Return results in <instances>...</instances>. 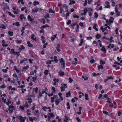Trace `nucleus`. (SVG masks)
Returning a JSON list of instances; mask_svg holds the SVG:
<instances>
[{
  "mask_svg": "<svg viewBox=\"0 0 122 122\" xmlns=\"http://www.w3.org/2000/svg\"><path fill=\"white\" fill-rule=\"evenodd\" d=\"M114 18L112 17H110L109 20L107 19L106 20V22L107 23L108 25H110L113 22L114 20Z\"/></svg>",
  "mask_w": 122,
  "mask_h": 122,
  "instance_id": "obj_1",
  "label": "nucleus"
},
{
  "mask_svg": "<svg viewBox=\"0 0 122 122\" xmlns=\"http://www.w3.org/2000/svg\"><path fill=\"white\" fill-rule=\"evenodd\" d=\"M100 69H103L104 67L103 65L105 64V62L103 61L102 60H101L100 61Z\"/></svg>",
  "mask_w": 122,
  "mask_h": 122,
  "instance_id": "obj_2",
  "label": "nucleus"
},
{
  "mask_svg": "<svg viewBox=\"0 0 122 122\" xmlns=\"http://www.w3.org/2000/svg\"><path fill=\"white\" fill-rule=\"evenodd\" d=\"M59 60L60 61L61 64L62 66V68H64L65 67V63L63 59L61 58L59 59Z\"/></svg>",
  "mask_w": 122,
  "mask_h": 122,
  "instance_id": "obj_3",
  "label": "nucleus"
},
{
  "mask_svg": "<svg viewBox=\"0 0 122 122\" xmlns=\"http://www.w3.org/2000/svg\"><path fill=\"white\" fill-rule=\"evenodd\" d=\"M15 107L13 105H11L9 107L8 110L11 113L13 112L14 110H15Z\"/></svg>",
  "mask_w": 122,
  "mask_h": 122,
  "instance_id": "obj_4",
  "label": "nucleus"
},
{
  "mask_svg": "<svg viewBox=\"0 0 122 122\" xmlns=\"http://www.w3.org/2000/svg\"><path fill=\"white\" fill-rule=\"evenodd\" d=\"M117 6H116L115 8V11L116 12V13H117V15L118 16H119L120 15V12H119L118 10V8L117 7Z\"/></svg>",
  "mask_w": 122,
  "mask_h": 122,
  "instance_id": "obj_5",
  "label": "nucleus"
},
{
  "mask_svg": "<svg viewBox=\"0 0 122 122\" xmlns=\"http://www.w3.org/2000/svg\"><path fill=\"white\" fill-rule=\"evenodd\" d=\"M17 117L20 120V122H25V121L24 119H23V118L21 116H18Z\"/></svg>",
  "mask_w": 122,
  "mask_h": 122,
  "instance_id": "obj_6",
  "label": "nucleus"
},
{
  "mask_svg": "<svg viewBox=\"0 0 122 122\" xmlns=\"http://www.w3.org/2000/svg\"><path fill=\"white\" fill-rule=\"evenodd\" d=\"M27 18L28 20L30 21L31 22H33L34 21V19H32L31 16L29 15H28Z\"/></svg>",
  "mask_w": 122,
  "mask_h": 122,
  "instance_id": "obj_7",
  "label": "nucleus"
},
{
  "mask_svg": "<svg viewBox=\"0 0 122 122\" xmlns=\"http://www.w3.org/2000/svg\"><path fill=\"white\" fill-rule=\"evenodd\" d=\"M64 7L65 8V10H66V12H68V6L67 5L65 4L63 5L62 6V8H63Z\"/></svg>",
  "mask_w": 122,
  "mask_h": 122,
  "instance_id": "obj_8",
  "label": "nucleus"
},
{
  "mask_svg": "<svg viewBox=\"0 0 122 122\" xmlns=\"http://www.w3.org/2000/svg\"><path fill=\"white\" fill-rule=\"evenodd\" d=\"M113 37L112 36H111L110 37V38L109 39V40L110 41V42H108V43L109 44V43H111V42H114V41L113 39Z\"/></svg>",
  "mask_w": 122,
  "mask_h": 122,
  "instance_id": "obj_9",
  "label": "nucleus"
},
{
  "mask_svg": "<svg viewBox=\"0 0 122 122\" xmlns=\"http://www.w3.org/2000/svg\"><path fill=\"white\" fill-rule=\"evenodd\" d=\"M101 50L102 51H103L104 53H105L106 52V49L105 48L104 46H102Z\"/></svg>",
  "mask_w": 122,
  "mask_h": 122,
  "instance_id": "obj_10",
  "label": "nucleus"
},
{
  "mask_svg": "<svg viewBox=\"0 0 122 122\" xmlns=\"http://www.w3.org/2000/svg\"><path fill=\"white\" fill-rule=\"evenodd\" d=\"M105 4L106 5L105 7L107 8H109L110 7L109 3L108 1H106L105 3Z\"/></svg>",
  "mask_w": 122,
  "mask_h": 122,
  "instance_id": "obj_11",
  "label": "nucleus"
},
{
  "mask_svg": "<svg viewBox=\"0 0 122 122\" xmlns=\"http://www.w3.org/2000/svg\"><path fill=\"white\" fill-rule=\"evenodd\" d=\"M38 88L37 87H36L35 88H33V92H35L36 93H37L38 92Z\"/></svg>",
  "mask_w": 122,
  "mask_h": 122,
  "instance_id": "obj_12",
  "label": "nucleus"
},
{
  "mask_svg": "<svg viewBox=\"0 0 122 122\" xmlns=\"http://www.w3.org/2000/svg\"><path fill=\"white\" fill-rule=\"evenodd\" d=\"M20 17L22 21L23 20V18L25 19V18L24 17V15L23 14H21L20 16Z\"/></svg>",
  "mask_w": 122,
  "mask_h": 122,
  "instance_id": "obj_13",
  "label": "nucleus"
},
{
  "mask_svg": "<svg viewBox=\"0 0 122 122\" xmlns=\"http://www.w3.org/2000/svg\"><path fill=\"white\" fill-rule=\"evenodd\" d=\"M97 25L95 24H94V26H93V28L94 29H95L96 31H98V29L97 28Z\"/></svg>",
  "mask_w": 122,
  "mask_h": 122,
  "instance_id": "obj_14",
  "label": "nucleus"
},
{
  "mask_svg": "<svg viewBox=\"0 0 122 122\" xmlns=\"http://www.w3.org/2000/svg\"><path fill=\"white\" fill-rule=\"evenodd\" d=\"M64 72L60 71L59 72V75L60 76H63L64 75Z\"/></svg>",
  "mask_w": 122,
  "mask_h": 122,
  "instance_id": "obj_15",
  "label": "nucleus"
},
{
  "mask_svg": "<svg viewBox=\"0 0 122 122\" xmlns=\"http://www.w3.org/2000/svg\"><path fill=\"white\" fill-rule=\"evenodd\" d=\"M35 36L34 35L32 34L31 35V38L33 40H34L35 41H36V37H35Z\"/></svg>",
  "mask_w": 122,
  "mask_h": 122,
  "instance_id": "obj_16",
  "label": "nucleus"
},
{
  "mask_svg": "<svg viewBox=\"0 0 122 122\" xmlns=\"http://www.w3.org/2000/svg\"><path fill=\"white\" fill-rule=\"evenodd\" d=\"M46 27H49V26L48 25L46 24L45 25H43L41 27V29L45 28Z\"/></svg>",
  "mask_w": 122,
  "mask_h": 122,
  "instance_id": "obj_17",
  "label": "nucleus"
},
{
  "mask_svg": "<svg viewBox=\"0 0 122 122\" xmlns=\"http://www.w3.org/2000/svg\"><path fill=\"white\" fill-rule=\"evenodd\" d=\"M27 43L28 44V46L29 47H32L33 46V45L31 44L29 41H28L27 42Z\"/></svg>",
  "mask_w": 122,
  "mask_h": 122,
  "instance_id": "obj_18",
  "label": "nucleus"
},
{
  "mask_svg": "<svg viewBox=\"0 0 122 122\" xmlns=\"http://www.w3.org/2000/svg\"><path fill=\"white\" fill-rule=\"evenodd\" d=\"M66 97H70L71 96V94L70 93V91H69L66 94Z\"/></svg>",
  "mask_w": 122,
  "mask_h": 122,
  "instance_id": "obj_19",
  "label": "nucleus"
},
{
  "mask_svg": "<svg viewBox=\"0 0 122 122\" xmlns=\"http://www.w3.org/2000/svg\"><path fill=\"white\" fill-rule=\"evenodd\" d=\"M65 119H64V122H66L68 120V118L67 117V116L65 115Z\"/></svg>",
  "mask_w": 122,
  "mask_h": 122,
  "instance_id": "obj_20",
  "label": "nucleus"
},
{
  "mask_svg": "<svg viewBox=\"0 0 122 122\" xmlns=\"http://www.w3.org/2000/svg\"><path fill=\"white\" fill-rule=\"evenodd\" d=\"M27 100L28 101V102L29 103H31L32 102V100L30 98H29L27 99Z\"/></svg>",
  "mask_w": 122,
  "mask_h": 122,
  "instance_id": "obj_21",
  "label": "nucleus"
},
{
  "mask_svg": "<svg viewBox=\"0 0 122 122\" xmlns=\"http://www.w3.org/2000/svg\"><path fill=\"white\" fill-rule=\"evenodd\" d=\"M9 89H10L11 90H15L16 89L15 88H12L11 86H10L9 87Z\"/></svg>",
  "mask_w": 122,
  "mask_h": 122,
  "instance_id": "obj_22",
  "label": "nucleus"
},
{
  "mask_svg": "<svg viewBox=\"0 0 122 122\" xmlns=\"http://www.w3.org/2000/svg\"><path fill=\"white\" fill-rule=\"evenodd\" d=\"M8 33L9 35L10 36H12L13 35V33L12 32H10V31H9L8 32Z\"/></svg>",
  "mask_w": 122,
  "mask_h": 122,
  "instance_id": "obj_23",
  "label": "nucleus"
},
{
  "mask_svg": "<svg viewBox=\"0 0 122 122\" xmlns=\"http://www.w3.org/2000/svg\"><path fill=\"white\" fill-rule=\"evenodd\" d=\"M85 99L86 100H88L89 99V98H88V95L86 94H85Z\"/></svg>",
  "mask_w": 122,
  "mask_h": 122,
  "instance_id": "obj_24",
  "label": "nucleus"
},
{
  "mask_svg": "<svg viewBox=\"0 0 122 122\" xmlns=\"http://www.w3.org/2000/svg\"><path fill=\"white\" fill-rule=\"evenodd\" d=\"M70 2L69 3V5H71V4H74L75 3V1L74 0L71 1V0H70Z\"/></svg>",
  "mask_w": 122,
  "mask_h": 122,
  "instance_id": "obj_25",
  "label": "nucleus"
},
{
  "mask_svg": "<svg viewBox=\"0 0 122 122\" xmlns=\"http://www.w3.org/2000/svg\"><path fill=\"white\" fill-rule=\"evenodd\" d=\"M118 30H119V29L118 28H116V30H115V32L116 34H119L118 32Z\"/></svg>",
  "mask_w": 122,
  "mask_h": 122,
  "instance_id": "obj_26",
  "label": "nucleus"
},
{
  "mask_svg": "<svg viewBox=\"0 0 122 122\" xmlns=\"http://www.w3.org/2000/svg\"><path fill=\"white\" fill-rule=\"evenodd\" d=\"M57 57L56 56H55L54 57V61L55 62H56L58 61V60L57 59Z\"/></svg>",
  "mask_w": 122,
  "mask_h": 122,
  "instance_id": "obj_27",
  "label": "nucleus"
},
{
  "mask_svg": "<svg viewBox=\"0 0 122 122\" xmlns=\"http://www.w3.org/2000/svg\"><path fill=\"white\" fill-rule=\"evenodd\" d=\"M22 41L21 40H17L16 41V43L18 44H19L21 43L22 42Z\"/></svg>",
  "mask_w": 122,
  "mask_h": 122,
  "instance_id": "obj_28",
  "label": "nucleus"
},
{
  "mask_svg": "<svg viewBox=\"0 0 122 122\" xmlns=\"http://www.w3.org/2000/svg\"><path fill=\"white\" fill-rule=\"evenodd\" d=\"M100 29L102 30V31L103 32H104L106 29L105 28H103L102 27H101Z\"/></svg>",
  "mask_w": 122,
  "mask_h": 122,
  "instance_id": "obj_29",
  "label": "nucleus"
},
{
  "mask_svg": "<svg viewBox=\"0 0 122 122\" xmlns=\"http://www.w3.org/2000/svg\"><path fill=\"white\" fill-rule=\"evenodd\" d=\"M73 17L74 18H79V16L78 15H76V14L74 15Z\"/></svg>",
  "mask_w": 122,
  "mask_h": 122,
  "instance_id": "obj_30",
  "label": "nucleus"
},
{
  "mask_svg": "<svg viewBox=\"0 0 122 122\" xmlns=\"http://www.w3.org/2000/svg\"><path fill=\"white\" fill-rule=\"evenodd\" d=\"M66 105L67 106V109H69L70 108V107L69 105V102H67L66 104Z\"/></svg>",
  "mask_w": 122,
  "mask_h": 122,
  "instance_id": "obj_31",
  "label": "nucleus"
},
{
  "mask_svg": "<svg viewBox=\"0 0 122 122\" xmlns=\"http://www.w3.org/2000/svg\"><path fill=\"white\" fill-rule=\"evenodd\" d=\"M49 13L51 12L52 13H54L55 12L54 11H53L51 9H50L49 10Z\"/></svg>",
  "mask_w": 122,
  "mask_h": 122,
  "instance_id": "obj_32",
  "label": "nucleus"
},
{
  "mask_svg": "<svg viewBox=\"0 0 122 122\" xmlns=\"http://www.w3.org/2000/svg\"><path fill=\"white\" fill-rule=\"evenodd\" d=\"M39 3L38 2H36V1H35L33 3V4L35 6H36L37 5L39 4Z\"/></svg>",
  "mask_w": 122,
  "mask_h": 122,
  "instance_id": "obj_33",
  "label": "nucleus"
},
{
  "mask_svg": "<svg viewBox=\"0 0 122 122\" xmlns=\"http://www.w3.org/2000/svg\"><path fill=\"white\" fill-rule=\"evenodd\" d=\"M83 39H81V42L79 45V46H81L82 45V44L83 43Z\"/></svg>",
  "mask_w": 122,
  "mask_h": 122,
  "instance_id": "obj_34",
  "label": "nucleus"
},
{
  "mask_svg": "<svg viewBox=\"0 0 122 122\" xmlns=\"http://www.w3.org/2000/svg\"><path fill=\"white\" fill-rule=\"evenodd\" d=\"M8 13L9 15L11 16L12 17H15V15H14L12 14H11V13L10 12H9Z\"/></svg>",
  "mask_w": 122,
  "mask_h": 122,
  "instance_id": "obj_35",
  "label": "nucleus"
},
{
  "mask_svg": "<svg viewBox=\"0 0 122 122\" xmlns=\"http://www.w3.org/2000/svg\"><path fill=\"white\" fill-rule=\"evenodd\" d=\"M61 85L62 86H61L63 87H64V88H66L67 87V85L65 84H62Z\"/></svg>",
  "mask_w": 122,
  "mask_h": 122,
  "instance_id": "obj_36",
  "label": "nucleus"
},
{
  "mask_svg": "<svg viewBox=\"0 0 122 122\" xmlns=\"http://www.w3.org/2000/svg\"><path fill=\"white\" fill-rule=\"evenodd\" d=\"M19 108L22 111H24V107L23 106H20L19 107Z\"/></svg>",
  "mask_w": 122,
  "mask_h": 122,
  "instance_id": "obj_37",
  "label": "nucleus"
},
{
  "mask_svg": "<svg viewBox=\"0 0 122 122\" xmlns=\"http://www.w3.org/2000/svg\"><path fill=\"white\" fill-rule=\"evenodd\" d=\"M48 71L47 70H46L44 72V73L45 74L46 76H47L48 75Z\"/></svg>",
  "mask_w": 122,
  "mask_h": 122,
  "instance_id": "obj_38",
  "label": "nucleus"
},
{
  "mask_svg": "<svg viewBox=\"0 0 122 122\" xmlns=\"http://www.w3.org/2000/svg\"><path fill=\"white\" fill-rule=\"evenodd\" d=\"M55 101V103L56 105H57L59 104V101L57 99H56Z\"/></svg>",
  "mask_w": 122,
  "mask_h": 122,
  "instance_id": "obj_39",
  "label": "nucleus"
},
{
  "mask_svg": "<svg viewBox=\"0 0 122 122\" xmlns=\"http://www.w3.org/2000/svg\"><path fill=\"white\" fill-rule=\"evenodd\" d=\"M34 105L33 107H31V109L32 110H35V108L36 107V104L35 103H33V104Z\"/></svg>",
  "mask_w": 122,
  "mask_h": 122,
  "instance_id": "obj_40",
  "label": "nucleus"
},
{
  "mask_svg": "<svg viewBox=\"0 0 122 122\" xmlns=\"http://www.w3.org/2000/svg\"><path fill=\"white\" fill-rule=\"evenodd\" d=\"M82 78L84 79V80L85 81L87 80L88 79V77H84L83 76H82Z\"/></svg>",
  "mask_w": 122,
  "mask_h": 122,
  "instance_id": "obj_41",
  "label": "nucleus"
},
{
  "mask_svg": "<svg viewBox=\"0 0 122 122\" xmlns=\"http://www.w3.org/2000/svg\"><path fill=\"white\" fill-rule=\"evenodd\" d=\"M103 112L105 114L107 115H108L109 114L108 112L104 110L103 111Z\"/></svg>",
  "mask_w": 122,
  "mask_h": 122,
  "instance_id": "obj_42",
  "label": "nucleus"
},
{
  "mask_svg": "<svg viewBox=\"0 0 122 122\" xmlns=\"http://www.w3.org/2000/svg\"><path fill=\"white\" fill-rule=\"evenodd\" d=\"M42 94L41 93V92H40L39 93V95L38 96V98H40L42 96Z\"/></svg>",
  "mask_w": 122,
  "mask_h": 122,
  "instance_id": "obj_43",
  "label": "nucleus"
},
{
  "mask_svg": "<svg viewBox=\"0 0 122 122\" xmlns=\"http://www.w3.org/2000/svg\"><path fill=\"white\" fill-rule=\"evenodd\" d=\"M25 49V47L23 45L21 46V47L19 49L20 50H21L22 49Z\"/></svg>",
  "mask_w": 122,
  "mask_h": 122,
  "instance_id": "obj_44",
  "label": "nucleus"
},
{
  "mask_svg": "<svg viewBox=\"0 0 122 122\" xmlns=\"http://www.w3.org/2000/svg\"><path fill=\"white\" fill-rule=\"evenodd\" d=\"M37 77H32V79H33L32 81L33 82L35 81L37 79Z\"/></svg>",
  "mask_w": 122,
  "mask_h": 122,
  "instance_id": "obj_45",
  "label": "nucleus"
},
{
  "mask_svg": "<svg viewBox=\"0 0 122 122\" xmlns=\"http://www.w3.org/2000/svg\"><path fill=\"white\" fill-rule=\"evenodd\" d=\"M18 12L19 11L18 9H17L16 10H15L14 11V13L15 14H17L18 13Z\"/></svg>",
  "mask_w": 122,
  "mask_h": 122,
  "instance_id": "obj_46",
  "label": "nucleus"
},
{
  "mask_svg": "<svg viewBox=\"0 0 122 122\" xmlns=\"http://www.w3.org/2000/svg\"><path fill=\"white\" fill-rule=\"evenodd\" d=\"M92 75L94 76H99V73H97V74L95 73H93L92 74Z\"/></svg>",
  "mask_w": 122,
  "mask_h": 122,
  "instance_id": "obj_47",
  "label": "nucleus"
},
{
  "mask_svg": "<svg viewBox=\"0 0 122 122\" xmlns=\"http://www.w3.org/2000/svg\"><path fill=\"white\" fill-rule=\"evenodd\" d=\"M29 66H27L25 67H23V70H24L25 69H26V70L27 69H28V68H29Z\"/></svg>",
  "mask_w": 122,
  "mask_h": 122,
  "instance_id": "obj_48",
  "label": "nucleus"
},
{
  "mask_svg": "<svg viewBox=\"0 0 122 122\" xmlns=\"http://www.w3.org/2000/svg\"><path fill=\"white\" fill-rule=\"evenodd\" d=\"M73 80L71 77L69 78V82L70 83H71L72 82Z\"/></svg>",
  "mask_w": 122,
  "mask_h": 122,
  "instance_id": "obj_49",
  "label": "nucleus"
},
{
  "mask_svg": "<svg viewBox=\"0 0 122 122\" xmlns=\"http://www.w3.org/2000/svg\"><path fill=\"white\" fill-rule=\"evenodd\" d=\"M1 27L3 29H5V25H1Z\"/></svg>",
  "mask_w": 122,
  "mask_h": 122,
  "instance_id": "obj_50",
  "label": "nucleus"
},
{
  "mask_svg": "<svg viewBox=\"0 0 122 122\" xmlns=\"http://www.w3.org/2000/svg\"><path fill=\"white\" fill-rule=\"evenodd\" d=\"M29 119L30 120V121L31 122H33V119H32L31 117H30L29 118Z\"/></svg>",
  "mask_w": 122,
  "mask_h": 122,
  "instance_id": "obj_51",
  "label": "nucleus"
},
{
  "mask_svg": "<svg viewBox=\"0 0 122 122\" xmlns=\"http://www.w3.org/2000/svg\"><path fill=\"white\" fill-rule=\"evenodd\" d=\"M45 18H49L50 17V16L49 14L48 13H47L46 15L45 16Z\"/></svg>",
  "mask_w": 122,
  "mask_h": 122,
  "instance_id": "obj_52",
  "label": "nucleus"
},
{
  "mask_svg": "<svg viewBox=\"0 0 122 122\" xmlns=\"http://www.w3.org/2000/svg\"><path fill=\"white\" fill-rule=\"evenodd\" d=\"M107 77H108L107 78L108 80H109V79L112 80L113 79V78L112 76H110L109 77L107 76Z\"/></svg>",
  "mask_w": 122,
  "mask_h": 122,
  "instance_id": "obj_53",
  "label": "nucleus"
},
{
  "mask_svg": "<svg viewBox=\"0 0 122 122\" xmlns=\"http://www.w3.org/2000/svg\"><path fill=\"white\" fill-rule=\"evenodd\" d=\"M61 89V92H62L63 91H64L65 90V88L61 86L60 87Z\"/></svg>",
  "mask_w": 122,
  "mask_h": 122,
  "instance_id": "obj_54",
  "label": "nucleus"
},
{
  "mask_svg": "<svg viewBox=\"0 0 122 122\" xmlns=\"http://www.w3.org/2000/svg\"><path fill=\"white\" fill-rule=\"evenodd\" d=\"M30 25L28 23H27L26 24V25H25V26L28 27H29L30 26Z\"/></svg>",
  "mask_w": 122,
  "mask_h": 122,
  "instance_id": "obj_55",
  "label": "nucleus"
},
{
  "mask_svg": "<svg viewBox=\"0 0 122 122\" xmlns=\"http://www.w3.org/2000/svg\"><path fill=\"white\" fill-rule=\"evenodd\" d=\"M5 85L4 84L2 85L1 86H0V88H5Z\"/></svg>",
  "mask_w": 122,
  "mask_h": 122,
  "instance_id": "obj_56",
  "label": "nucleus"
},
{
  "mask_svg": "<svg viewBox=\"0 0 122 122\" xmlns=\"http://www.w3.org/2000/svg\"><path fill=\"white\" fill-rule=\"evenodd\" d=\"M24 106L25 107L27 108H28L29 107V105L27 103H26L24 105Z\"/></svg>",
  "mask_w": 122,
  "mask_h": 122,
  "instance_id": "obj_57",
  "label": "nucleus"
},
{
  "mask_svg": "<svg viewBox=\"0 0 122 122\" xmlns=\"http://www.w3.org/2000/svg\"><path fill=\"white\" fill-rule=\"evenodd\" d=\"M95 14V17L96 18L98 16V15L97 14V13L96 12H95L94 13Z\"/></svg>",
  "mask_w": 122,
  "mask_h": 122,
  "instance_id": "obj_58",
  "label": "nucleus"
},
{
  "mask_svg": "<svg viewBox=\"0 0 122 122\" xmlns=\"http://www.w3.org/2000/svg\"><path fill=\"white\" fill-rule=\"evenodd\" d=\"M25 29V28L24 27H22V29L21 30V32H24V30Z\"/></svg>",
  "mask_w": 122,
  "mask_h": 122,
  "instance_id": "obj_59",
  "label": "nucleus"
},
{
  "mask_svg": "<svg viewBox=\"0 0 122 122\" xmlns=\"http://www.w3.org/2000/svg\"><path fill=\"white\" fill-rule=\"evenodd\" d=\"M87 10V9L86 8H85L84 9V14L85 15L86 14Z\"/></svg>",
  "mask_w": 122,
  "mask_h": 122,
  "instance_id": "obj_60",
  "label": "nucleus"
},
{
  "mask_svg": "<svg viewBox=\"0 0 122 122\" xmlns=\"http://www.w3.org/2000/svg\"><path fill=\"white\" fill-rule=\"evenodd\" d=\"M76 119L77 121V122H81V120L78 117H77L76 118Z\"/></svg>",
  "mask_w": 122,
  "mask_h": 122,
  "instance_id": "obj_61",
  "label": "nucleus"
},
{
  "mask_svg": "<svg viewBox=\"0 0 122 122\" xmlns=\"http://www.w3.org/2000/svg\"><path fill=\"white\" fill-rule=\"evenodd\" d=\"M53 81H55L57 82H58L59 81V80L58 79H56V78H55L53 80Z\"/></svg>",
  "mask_w": 122,
  "mask_h": 122,
  "instance_id": "obj_62",
  "label": "nucleus"
},
{
  "mask_svg": "<svg viewBox=\"0 0 122 122\" xmlns=\"http://www.w3.org/2000/svg\"><path fill=\"white\" fill-rule=\"evenodd\" d=\"M90 62L92 63H94V59H91L90 61Z\"/></svg>",
  "mask_w": 122,
  "mask_h": 122,
  "instance_id": "obj_63",
  "label": "nucleus"
},
{
  "mask_svg": "<svg viewBox=\"0 0 122 122\" xmlns=\"http://www.w3.org/2000/svg\"><path fill=\"white\" fill-rule=\"evenodd\" d=\"M71 23V21L70 20H69L67 22V23L66 24L67 25H68Z\"/></svg>",
  "mask_w": 122,
  "mask_h": 122,
  "instance_id": "obj_64",
  "label": "nucleus"
}]
</instances>
